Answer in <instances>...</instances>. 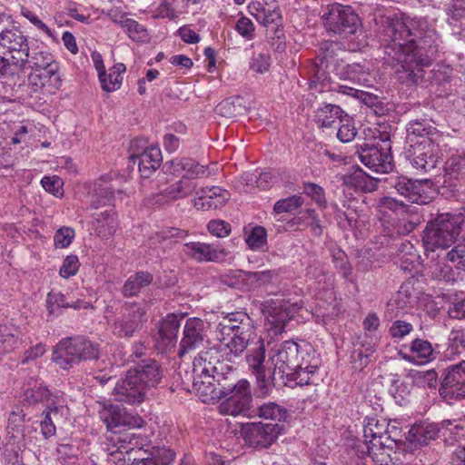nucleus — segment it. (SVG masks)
<instances>
[{"label": "nucleus", "mask_w": 465, "mask_h": 465, "mask_svg": "<svg viewBox=\"0 0 465 465\" xmlns=\"http://www.w3.org/2000/svg\"><path fill=\"white\" fill-rule=\"evenodd\" d=\"M332 262L344 279H350L352 273V268L349 262L347 254L341 249L336 248L331 251Z\"/></svg>", "instance_id": "58"}, {"label": "nucleus", "mask_w": 465, "mask_h": 465, "mask_svg": "<svg viewBox=\"0 0 465 465\" xmlns=\"http://www.w3.org/2000/svg\"><path fill=\"white\" fill-rule=\"evenodd\" d=\"M262 307V312L268 314L272 324L279 331L285 329L286 324L300 309L296 303H291L289 301H274L272 299L263 302Z\"/></svg>", "instance_id": "24"}, {"label": "nucleus", "mask_w": 465, "mask_h": 465, "mask_svg": "<svg viewBox=\"0 0 465 465\" xmlns=\"http://www.w3.org/2000/svg\"><path fill=\"white\" fill-rule=\"evenodd\" d=\"M184 253L201 262H219L225 258L227 252L223 248H220L218 245L191 242H186L183 245Z\"/></svg>", "instance_id": "26"}, {"label": "nucleus", "mask_w": 465, "mask_h": 465, "mask_svg": "<svg viewBox=\"0 0 465 465\" xmlns=\"http://www.w3.org/2000/svg\"><path fill=\"white\" fill-rule=\"evenodd\" d=\"M183 316L174 313L167 314L158 324L155 335V348L162 354L174 351L177 344L178 332Z\"/></svg>", "instance_id": "18"}, {"label": "nucleus", "mask_w": 465, "mask_h": 465, "mask_svg": "<svg viewBox=\"0 0 465 465\" xmlns=\"http://www.w3.org/2000/svg\"><path fill=\"white\" fill-rule=\"evenodd\" d=\"M242 98L240 96L229 97L216 106V111L224 117L232 118L242 114L244 106L242 105Z\"/></svg>", "instance_id": "52"}, {"label": "nucleus", "mask_w": 465, "mask_h": 465, "mask_svg": "<svg viewBox=\"0 0 465 465\" xmlns=\"http://www.w3.org/2000/svg\"><path fill=\"white\" fill-rule=\"evenodd\" d=\"M272 175L270 172L255 171L254 173H244L241 176V180L246 186H256L263 190L270 187Z\"/></svg>", "instance_id": "53"}, {"label": "nucleus", "mask_w": 465, "mask_h": 465, "mask_svg": "<svg viewBox=\"0 0 465 465\" xmlns=\"http://www.w3.org/2000/svg\"><path fill=\"white\" fill-rule=\"evenodd\" d=\"M441 152L435 142L425 140L410 147L407 157L411 166L418 172L430 173L436 170L441 163Z\"/></svg>", "instance_id": "13"}, {"label": "nucleus", "mask_w": 465, "mask_h": 465, "mask_svg": "<svg viewBox=\"0 0 465 465\" xmlns=\"http://www.w3.org/2000/svg\"><path fill=\"white\" fill-rule=\"evenodd\" d=\"M0 45L13 54L11 59L19 66H23V59H26L29 49L28 41L23 33L15 28L0 33Z\"/></svg>", "instance_id": "25"}, {"label": "nucleus", "mask_w": 465, "mask_h": 465, "mask_svg": "<svg viewBox=\"0 0 465 465\" xmlns=\"http://www.w3.org/2000/svg\"><path fill=\"white\" fill-rule=\"evenodd\" d=\"M195 190V183L193 181L181 179L169 185L162 193L163 196L169 200H178L190 195Z\"/></svg>", "instance_id": "44"}, {"label": "nucleus", "mask_w": 465, "mask_h": 465, "mask_svg": "<svg viewBox=\"0 0 465 465\" xmlns=\"http://www.w3.org/2000/svg\"><path fill=\"white\" fill-rule=\"evenodd\" d=\"M411 376L420 385L429 388H435L437 386L438 374L434 370L425 371H412Z\"/></svg>", "instance_id": "64"}, {"label": "nucleus", "mask_w": 465, "mask_h": 465, "mask_svg": "<svg viewBox=\"0 0 465 465\" xmlns=\"http://www.w3.org/2000/svg\"><path fill=\"white\" fill-rule=\"evenodd\" d=\"M342 183L349 188L362 193H372L378 187L379 180L369 175L361 167L355 168L352 172L342 176Z\"/></svg>", "instance_id": "30"}, {"label": "nucleus", "mask_w": 465, "mask_h": 465, "mask_svg": "<svg viewBox=\"0 0 465 465\" xmlns=\"http://www.w3.org/2000/svg\"><path fill=\"white\" fill-rule=\"evenodd\" d=\"M459 269L454 270L450 264L438 262L430 267L431 278L446 282H454L457 281L460 272Z\"/></svg>", "instance_id": "50"}, {"label": "nucleus", "mask_w": 465, "mask_h": 465, "mask_svg": "<svg viewBox=\"0 0 465 465\" xmlns=\"http://www.w3.org/2000/svg\"><path fill=\"white\" fill-rule=\"evenodd\" d=\"M168 165L173 168L174 173H183L182 179L189 181L204 176L208 170L207 166L200 164L192 158L172 160L164 164L166 171H168Z\"/></svg>", "instance_id": "32"}, {"label": "nucleus", "mask_w": 465, "mask_h": 465, "mask_svg": "<svg viewBox=\"0 0 465 465\" xmlns=\"http://www.w3.org/2000/svg\"><path fill=\"white\" fill-rule=\"evenodd\" d=\"M410 351L417 358L423 360L424 361H430L434 359L431 343L423 339L415 338L410 345Z\"/></svg>", "instance_id": "55"}, {"label": "nucleus", "mask_w": 465, "mask_h": 465, "mask_svg": "<svg viewBox=\"0 0 465 465\" xmlns=\"http://www.w3.org/2000/svg\"><path fill=\"white\" fill-rule=\"evenodd\" d=\"M391 185L408 202L427 204L438 194L437 185L431 179L412 180L406 176H395Z\"/></svg>", "instance_id": "10"}, {"label": "nucleus", "mask_w": 465, "mask_h": 465, "mask_svg": "<svg viewBox=\"0 0 465 465\" xmlns=\"http://www.w3.org/2000/svg\"><path fill=\"white\" fill-rule=\"evenodd\" d=\"M234 388L226 392L223 401L219 405V412L223 415H247L252 407V396L251 384L246 379H241Z\"/></svg>", "instance_id": "14"}, {"label": "nucleus", "mask_w": 465, "mask_h": 465, "mask_svg": "<svg viewBox=\"0 0 465 465\" xmlns=\"http://www.w3.org/2000/svg\"><path fill=\"white\" fill-rule=\"evenodd\" d=\"M464 222L461 213H438L431 218L423 230L421 242L425 254L438 252L437 257H440L454 242L460 234V226Z\"/></svg>", "instance_id": "5"}, {"label": "nucleus", "mask_w": 465, "mask_h": 465, "mask_svg": "<svg viewBox=\"0 0 465 465\" xmlns=\"http://www.w3.org/2000/svg\"><path fill=\"white\" fill-rule=\"evenodd\" d=\"M246 243L252 250H260L267 243V232L264 227L255 226L246 238Z\"/></svg>", "instance_id": "60"}, {"label": "nucleus", "mask_w": 465, "mask_h": 465, "mask_svg": "<svg viewBox=\"0 0 465 465\" xmlns=\"http://www.w3.org/2000/svg\"><path fill=\"white\" fill-rule=\"evenodd\" d=\"M56 452L58 459H62L66 461L75 460L81 453L78 444L74 441L67 443H59L56 447Z\"/></svg>", "instance_id": "62"}, {"label": "nucleus", "mask_w": 465, "mask_h": 465, "mask_svg": "<svg viewBox=\"0 0 465 465\" xmlns=\"http://www.w3.org/2000/svg\"><path fill=\"white\" fill-rule=\"evenodd\" d=\"M258 415L270 422L280 423L288 416L287 410L275 402H267L258 407Z\"/></svg>", "instance_id": "46"}, {"label": "nucleus", "mask_w": 465, "mask_h": 465, "mask_svg": "<svg viewBox=\"0 0 465 465\" xmlns=\"http://www.w3.org/2000/svg\"><path fill=\"white\" fill-rule=\"evenodd\" d=\"M302 189L303 193L310 196L321 208L327 207L324 190L322 186L313 183H304Z\"/></svg>", "instance_id": "63"}, {"label": "nucleus", "mask_w": 465, "mask_h": 465, "mask_svg": "<svg viewBox=\"0 0 465 465\" xmlns=\"http://www.w3.org/2000/svg\"><path fill=\"white\" fill-rule=\"evenodd\" d=\"M101 355L98 342L84 335L63 338L54 348L52 360L63 370H70L84 361H97Z\"/></svg>", "instance_id": "6"}, {"label": "nucleus", "mask_w": 465, "mask_h": 465, "mask_svg": "<svg viewBox=\"0 0 465 465\" xmlns=\"http://www.w3.org/2000/svg\"><path fill=\"white\" fill-rule=\"evenodd\" d=\"M322 20L328 33L338 35L342 39L351 38L353 49L362 45L356 42L363 35L361 18L350 5L338 3L328 5L327 11L322 15Z\"/></svg>", "instance_id": "7"}, {"label": "nucleus", "mask_w": 465, "mask_h": 465, "mask_svg": "<svg viewBox=\"0 0 465 465\" xmlns=\"http://www.w3.org/2000/svg\"><path fill=\"white\" fill-rule=\"evenodd\" d=\"M465 170V159L461 155H452L444 165L443 185L453 186V179H457L458 175Z\"/></svg>", "instance_id": "42"}, {"label": "nucleus", "mask_w": 465, "mask_h": 465, "mask_svg": "<svg viewBox=\"0 0 465 465\" xmlns=\"http://www.w3.org/2000/svg\"><path fill=\"white\" fill-rule=\"evenodd\" d=\"M315 73L311 80V87L321 84L324 88L333 82L331 74L340 80L349 81L352 84H362L368 81L369 69L361 63L348 64L339 55L338 45L334 42H326L321 47V53L316 57Z\"/></svg>", "instance_id": "3"}, {"label": "nucleus", "mask_w": 465, "mask_h": 465, "mask_svg": "<svg viewBox=\"0 0 465 465\" xmlns=\"http://www.w3.org/2000/svg\"><path fill=\"white\" fill-rule=\"evenodd\" d=\"M24 395L25 401L29 404L45 402V406L54 399H59L57 396L53 395L47 387L44 386L42 383L35 384L34 387L26 389Z\"/></svg>", "instance_id": "49"}, {"label": "nucleus", "mask_w": 465, "mask_h": 465, "mask_svg": "<svg viewBox=\"0 0 465 465\" xmlns=\"http://www.w3.org/2000/svg\"><path fill=\"white\" fill-rule=\"evenodd\" d=\"M284 430L283 424L272 422H248L242 425L241 433L251 447L267 448L272 445Z\"/></svg>", "instance_id": "15"}, {"label": "nucleus", "mask_w": 465, "mask_h": 465, "mask_svg": "<svg viewBox=\"0 0 465 465\" xmlns=\"http://www.w3.org/2000/svg\"><path fill=\"white\" fill-rule=\"evenodd\" d=\"M360 161L370 170L388 173L394 168L393 157L389 148H381L379 143L361 144L357 146Z\"/></svg>", "instance_id": "16"}, {"label": "nucleus", "mask_w": 465, "mask_h": 465, "mask_svg": "<svg viewBox=\"0 0 465 465\" xmlns=\"http://www.w3.org/2000/svg\"><path fill=\"white\" fill-rule=\"evenodd\" d=\"M245 360L248 370L255 377L260 394L268 395L272 388L278 385V378L272 363V355L266 359L265 344L262 338L247 350Z\"/></svg>", "instance_id": "8"}, {"label": "nucleus", "mask_w": 465, "mask_h": 465, "mask_svg": "<svg viewBox=\"0 0 465 465\" xmlns=\"http://www.w3.org/2000/svg\"><path fill=\"white\" fill-rule=\"evenodd\" d=\"M163 375V371L156 360H142L126 371L124 378L117 381L113 395L120 402L141 403L147 391L161 382Z\"/></svg>", "instance_id": "4"}, {"label": "nucleus", "mask_w": 465, "mask_h": 465, "mask_svg": "<svg viewBox=\"0 0 465 465\" xmlns=\"http://www.w3.org/2000/svg\"><path fill=\"white\" fill-rule=\"evenodd\" d=\"M95 229L100 237L107 238L115 233L118 223L113 208L94 214Z\"/></svg>", "instance_id": "36"}, {"label": "nucleus", "mask_w": 465, "mask_h": 465, "mask_svg": "<svg viewBox=\"0 0 465 465\" xmlns=\"http://www.w3.org/2000/svg\"><path fill=\"white\" fill-rule=\"evenodd\" d=\"M278 275L277 270L249 272L250 291L272 283Z\"/></svg>", "instance_id": "56"}, {"label": "nucleus", "mask_w": 465, "mask_h": 465, "mask_svg": "<svg viewBox=\"0 0 465 465\" xmlns=\"http://www.w3.org/2000/svg\"><path fill=\"white\" fill-rule=\"evenodd\" d=\"M227 361L218 359V350L215 347H210L202 350L194 358L193 365V389L198 391V381H209L212 374H215L220 365H224Z\"/></svg>", "instance_id": "19"}, {"label": "nucleus", "mask_w": 465, "mask_h": 465, "mask_svg": "<svg viewBox=\"0 0 465 465\" xmlns=\"http://www.w3.org/2000/svg\"><path fill=\"white\" fill-rule=\"evenodd\" d=\"M272 363L278 378V385L293 387L317 384L321 380L318 371L321 359L309 344L300 345L285 341L272 355Z\"/></svg>", "instance_id": "2"}, {"label": "nucleus", "mask_w": 465, "mask_h": 465, "mask_svg": "<svg viewBox=\"0 0 465 465\" xmlns=\"http://www.w3.org/2000/svg\"><path fill=\"white\" fill-rule=\"evenodd\" d=\"M129 160L133 165L137 164L142 177L149 178L160 167L163 158L158 147H151L143 153L129 156Z\"/></svg>", "instance_id": "29"}, {"label": "nucleus", "mask_w": 465, "mask_h": 465, "mask_svg": "<svg viewBox=\"0 0 465 465\" xmlns=\"http://www.w3.org/2000/svg\"><path fill=\"white\" fill-rule=\"evenodd\" d=\"M20 342V331L14 326L0 324V355L12 352Z\"/></svg>", "instance_id": "40"}, {"label": "nucleus", "mask_w": 465, "mask_h": 465, "mask_svg": "<svg viewBox=\"0 0 465 465\" xmlns=\"http://www.w3.org/2000/svg\"><path fill=\"white\" fill-rule=\"evenodd\" d=\"M121 20H114V22L125 29L131 39L141 43L148 40V33L143 25L134 19L127 18L125 15H121Z\"/></svg>", "instance_id": "45"}, {"label": "nucleus", "mask_w": 465, "mask_h": 465, "mask_svg": "<svg viewBox=\"0 0 465 465\" xmlns=\"http://www.w3.org/2000/svg\"><path fill=\"white\" fill-rule=\"evenodd\" d=\"M331 89L337 91L340 94H347V95L355 97L370 108H371L373 105H375V103L380 98V96L373 94L371 93L358 90L353 87H350V86L342 85V84H336V86L331 87Z\"/></svg>", "instance_id": "51"}, {"label": "nucleus", "mask_w": 465, "mask_h": 465, "mask_svg": "<svg viewBox=\"0 0 465 465\" xmlns=\"http://www.w3.org/2000/svg\"><path fill=\"white\" fill-rule=\"evenodd\" d=\"M440 429L437 424L412 427L408 433V440L416 446H425L432 440L438 438Z\"/></svg>", "instance_id": "38"}, {"label": "nucleus", "mask_w": 465, "mask_h": 465, "mask_svg": "<svg viewBox=\"0 0 465 465\" xmlns=\"http://www.w3.org/2000/svg\"><path fill=\"white\" fill-rule=\"evenodd\" d=\"M222 282L225 285L240 291H250L249 272L242 270L230 271L222 276Z\"/></svg>", "instance_id": "48"}, {"label": "nucleus", "mask_w": 465, "mask_h": 465, "mask_svg": "<svg viewBox=\"0 0 465 465\" xmlns=\"http://www.w3.org/2000/svg\"><path fill=\"white\" fill-rule=\"evenodd\" d=\"M218 335L243 337L244 340L255 342L253 320L244 312L228 313L217 325Z\"/></svg>", "instance_id": "17"}, {"label": "nucleus", "mask_w": 465, "mask_h": 465, "mask_svg": "<svg viewBox=\"0 0 465 465\" xmlns=\"http://www.w3.org/2000/svg\"><path fill=\"white\" fill-rule=\"evenodd\" d=\"M101 418L106 423L107 428L113 431V434L121 427L139 429L143 427L145 423L138 414L128 412L122 406L114 404H109L105 407L101 412Z\"/></svg>", "instance_id": "21"}, {"label": "nucleus", "mask_w": 465, "mask_h": 465, "mask_svg": "<svg viewBox=\"0 0 465 465\" xmlns=\"http://www.w3.org/2000/svg\"><path fill=\"white\" fill-rule=\"evenodd\" d=\"M378 40L384 59L401 64L397 78L406 86L420 84L425 68L430 67L440 52V37L424 18L387 17L381 23Z\"/></svg>", "instance_id": "1"}, {"label": "nucleus", "mask_w": 465, "mask_h": 465, "mask_svg": "<svg viewBox=\"0 0 465 465\" xmlns=\"http://www.w3.org/2000/svg\"><path fill=\"white\" fill-rule=\"evenodd\" d=\"M63 403L60 399H54L48 402L43 411L44 419L41 420L40 427L41 433L46 440L55 435V422H59L64 418L66 410Z\"/></svg>", "instance_id": "27"}, {"label": "nucleus", "mask_w": 465, "mask_h": 465, "mask_svg": "<svg viewBox=\"0 0 465 465\" xmlns=\"http://www.w3.org/2000/svg\"><path fill=\"white\" fill-rule=\"evenodd\" d=\"M147 439L135 433L114 431V434L106 438L105 450L108 455L126 454L132 455L136 450L144 447Z\"/></svg>", "instance_id": "23"}, {"label": "nucleus", "mask_w": 465, "mask_h": 465, "mask_svg": "<svg viewBox=\"0 0 465 465\" xmlns=\"http://www.w3.org/2000/svg\"><path fill=\"white\" fill-rule=\"evenodd\" d=\"M58 70L59 64L57 62H55L45 67L36 69L35 72L38 76H41V80L45 83V85L57 88L61 83Z\"/></svg>", "instance_id": "57"}, {"label": "nucleus", "mask_w": 465, "mask_h": 465, "mask_svg": "<svg viewBox=\"0 0 465 465\" xmlns=\"http://www.w3.org/2000/svg\"><path fill=\"white\" fill-rule=\"evenodd\" d=\"M25 417L24 410L20 406H15L8 416L6 427L8 434H12L14 438L16 435L24 436Z\"/></svg>", "instance_id": "47"}, {"label": "nucleus", "mask_w": 465, "mask_h": 465, "mask_svg": "<svg viewBox=\"0 0 465 465\" xmlns=\"http://www.w3.org/2000/svg\"><path fill=\"white\" fill-rule=\"evenodd\" d=\"M388 430V422L385 420H379L376 418H366L363 425L364 442L359 446L361 450H368L370 445L381 439Z\"/></svg>", "instance_id": "35"}, {"label": "nucleus", "mask_w": 465, "mask_h": 465, "mask_svg": "<svg viewBox=\"0 0 465 465\" xmlns=\"http://www.w3.org/2000/svg\"><path fill=\"white\" fill-rule=\"evenodd\" d=\"M218 340L223 344L228 350L227 357H235L241 358L244 351L247 352V350L253 346L255 342H251L249 341L244 340L243 337L238 338L232 335L223 336L219 335Z\"/></svg>", "instance_id": "41"}, {"label": "nucleus", "mask_w": 465, "mask_h": 465, "mask_svg": "<svg viewBox=\"0 0 465 465\" xmlns=\"http://www.w3.org/2000/svg\"><path fill=\"white\" fill-rule=\"evenodd\" d=\"M175 459V452L166 448H155L136 450L129 457L123 458L124 463L130 465H170ZM122 460V458H118Z\"/></svg>", "instance_id": "22"}, {"label": "nucleus", "mask_w": 465, "mask_h": 465, "mask_svg": "<svg viewBox=\"0 0 465 465\" xmlns=\"http://www.w3.org/2000/svg\"><path fill=\"white\" fill-rule=\"evenodd\" d=\"M46 310L49 317H56L61 314V309L68 305L66 297L62 292H50L46 296Z\"/></svg>", "instance_id": "54"}, {"label": "nucleus", "mask_w": 465, "mask_h": 465, "mask_svg": "<svg viewBox=\"0 0 465 465\" xmlns=\"http://www.w3.org/2000/svg\"><path fill=\"white\" fill-rule=\"evenodd\" d=\"M348 114L339 105L333 104H324L314 112V122L319 128H331L339 120L342 123Z\"/></svg>", "instance_id": "31"}, {"label": "nucleus", "mask_w": 465, "mask_h": 465, "mask_svg": "<svg viewBox=\"0 0 465 465\" xmlns=\"http://www.w3.org/2000/svg\"><path fill=\"white\" fill-rule=\"evenodd\" d=\"M439 392L449 404L465 399V361L442 371Z\"/></svg>", "instance_id": "12"}, {"label": "nucleus", "mask_w": 465, "mask_h": 465, "mask_svg": "<svg viewBox=\"0 0 465 465\" xmlns=\"http://www.w3.org/2000/svg\"><path fill=\"white\" fill-rule=\"evenodd\" d=\"M206 341L204 322L196 317L185 321L183 337L177 350V356L183 358L185 354L201 349Z\"/></svg>", "instance_id": "20"}, {"label": "nucleus", "mask_w": 465, "mask_h": 465, "mask_svg": "<svg viewBox=\"0 0 465 465\" xmlns=\"http://www.w3.org/2000/svg\"><path fill=\"white\" fill-rule=\"evenodd\" d=\"M153 276L151 272L139 271L128 277L122 287V295L124 298L137 296L141 291L151 285Z\"/></svg>", "instance_id": "34"}, {"label": "nucleus", "mask_w": 465, "mask_h": 465, "mask_svg": "<svg viewBox=\"0 0 465 465\" xmlns=\"http://www.w3.org/2000/svg\"><path fill=\"white\" fill-rule=\"evenodd\" d=\"M406 133L410 147L416 143H423L425 140L435 142L434 136L438 134L437 129L424 119L411 120L406 125Z\"/></svg>", "instance_id": "28"}, {"label": "nucleus", "mask_w": 465, "mask_h": 465, "mask_svg": "<svg viewBox=\"0 0 465 465\" xmlns=\"http://www.w3.org/2000/svg\"><path fill=\"white\" fill-rule=\"evenodd\" d=\"M303 203L304 199L301 195L294 194L277 201L274 203L273 212L275 214L291 213L300 208Z\"/></svg>", "instance_id": "59"}, {"label": "nucleus", "mask_w": 465, "mask_h": 465, "mask_svg": "<svg viewBox=\"0 0 465 465\" xmlns=\"http://www.w3.org/2000/svg\"><path fill=\"white\" fill-rule=\"evenodd\" d=\"M230 198V193L218 186L202 189V194L199 200L202 202V207L206 209H218L225 205Z\"/></svg>", "instance_id": "37"}, {"label": "nucleus", "mask_w": 465, "mask_h": 465, "mask_svg": "<svg viewBox=\"0 0 465 465\" xmlns=\"http://www.w3.org/2000/svg\"><path fill=\"white\" fill-rule=\"evenodd\" d=\"M111 182L112 175L105 174L101 176L95 183L94 193L90 202V207L92 209H98L111 203L115 192V188Z\"/></svg>", "instance_id": "33"}, {"label": "nucleus", "mask_w": 465, "mask_h": 465, "mask_svg": "<svg viewBox=\"0 0 465 465\" xmlns=\"http://www.w3.org/2000/svg\"><path fill=\"white\" fill-rule=\"evenodd\" d=\"M221 368L215 374H212L209 381H198V391L202 401H218L226 396V392L232 391L241 379L236 368L228 362L220 365Z\"/></svg>", "instance_id": "9"}, {"label": "nucleus", "mask_w": 465, "mask_h": 465, "mask_svg": "<svg viewBox=\"0 0 465 465\" xmlns=\"http://www.w3.org/2000/svg\"><path fill=\"white\" fill-rule=\"evenodd\" d=\"M146 311L137 302H124L112 322V331L118 338H131L146 322Z\"/></svg>", "instance_id": "11"}, {"label": "nucleus", "mask_w": 465, "mask_h": 465, "mask_svg": "<svg viewBox=\"0 0 465 465\" xmlns=\"http://www.w3.org/2000/svg\"><path fill=\"white\" fill-rule=\"evenodd\" d=\"M25 58V60L23 59V66H19V69L25 68L28 64V67L35 71L56 62L51 53L44 50H32L30 53L28 49L27 57Z\"/></svg>", "instance_id": "43"}, {"label": "nucleus", "mask_w": 465, "mask_h": 465, "mask_svg": "<svg viewBox=\"0 0 465 465\" xmlns=\"http://www.w3.org/2000/svg\"><path fill=\"white\" fill-rule=\"evenodd\" d=\"M378 208L380 212L384 214L387 213V211L399 213L406 212L408 205L405 204L402 201H398L395 198L390 196H384L380 199L378 203Z\"/></svg>", "instance_id": "61"}, {"label": "nucleus", "mask_w": 465, "mask_h": 465, "mask_svg": "<svg viewBox=\"0 0 465 465\" xmlns=\"http://www.w3.org/2000/svg\"><path fill=\"white\" fill-rule=\"evenodd\" d=\"M252 10H255L256 13L252 14L256 18L257 22L268 26L269 25H278L281 21V13L278 5L266 6L260 2L253 3L249 6Z\"/></svg>", "instance_id": "39"}]
</instances>
